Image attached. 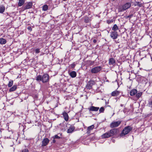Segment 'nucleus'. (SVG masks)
<instances>
[{"instance_id":"nucleus-1","label":"nucleus","mask_w":152,"mask_h":152,"mask_svg":"<svg viewBox=\"0 0 152 152\" xmlns=\"http://www.w3.org/2000/svg\"><path fill=\"white\" fill-rule=\"evenodd\" d=\"M35 79L37 82L41 81L43 83H45L49 82L50 77L48 74L45 73L42 75H37Z\"/></svg>"},{"instance_id":"nucleus-2","label":"nucleus","mask_w":152,"mask_h":152,"mask_svg":"<svg viewBox=\"0 0 152 152\" xmlns=\"http://www.w3.org/2000/svg\"><path fill=\"white\" fill-rule=\"evenodd\" d=\"M131 5L130 3L127 2L123 5L119 6L118 8V12H122L128 9L131 7Z\"/></svg>"},{"instance_id":"nucleus-3","label":"nucleus","mask_w":152,"mask_h":152,"mask_svg":"<svg viewBox=\"0 0 152 152\" xmlns=\"http://www.w3.org/2000/svg\"><path fill=\"white\" fill-rule=\"evenodd\" d=\"M133 128L130 126H128L125 127L122 130L121 133L120 134V136L123 137L127 134L132 131Z\"/></svg>"},{"instance_id":"nucleus-4","label":"nucleus","mask_w":152,"mask_h":152,"mask_svg":"<svg viewBox=\"0 0 152 152\" xmlns=\"http://www.w3.org/2000/svg\"><path fill=\"white\" fill-rule=\"evenodd\" d=\"M130 94L131 96H133L136 95V98L138 99L142 94V92H139L137 93V90L135 89L132 90L130 92Z\"/></svg>"},{"instance_id":"nucleus-5","label":"nucleus","mask_w":152,"mask_h":152,"mask_svg":"<svg viewBox=\"0 0 152 152\" xmlns=\"http://www.w3.org/2000/svg\"><path fill=\"white\" fill-rule=\"evenodd\" d=\"M33 5V3L31 2H27L25 3L22 7V9L23 10L31 8Z\"/></svg>"},{"instance_id":"nucleus-6","label":"nucleus","mask_w":152,"mask_h":152,"mask_svg":"<svg viewBox=\"0 0 152 152\" xmlns=\"http://www.w3.org/2000/svg\"><path fill=\"white\" fill-rule=\"evenodd\" d=\"M102 67L100 66H97L92 68L91 72L93 74H96L99 72L102 69Z\"/></svg>"},{"instance_id":"nucleus-7","label":"nucleus","mask_w":152,"mask_h":152,"mask_svg":"<svg viewBox=\"0 0 152 152\" xmlns=\"http://www.w3.org/2000/svg\"><path fill=\"white\" fill-rule=\"evenodd\" d=\"M95 81L94 80H90L86 86V88L90 90L92 88L93 86L95 85Z\"/></svg>"},{"instance_id":"nucleus-8","label":"nucleus","mask_w":152,"mask_h":152,"mask_svg":"<svg viewBox=\"0 0 152 152\" xmlns=\"http://www.w3.org/2000/svg\"><path fill=\"white\" fill-rule=\"evenodd\" d=\"M121 121H113L110 124V127L111 128H114L118 126L121 124Z\"/></svg>"},{"instance_id":"nucleus-9","label":"nucleus","mask_w":152,"mask_h":152,"mask_svg":"<svg viewBox=\"0 0 152 152\" xmlns=\"http://www.w3.org/2000/svg\"><path fill=\"white\" fill-rule=\"evenodd\" d=\"M110 33V37L113 39H116L118 35L117 32L116 31H111Z\"/></svg>"},{"instance_id":"nucleus-10","label":"nucleus","mask_w":152,"mask_h":152,"mask_svg":"<svg viewBox=\"0 0 152 152\" xmlns=\"http://www.w3.org/2000/svg\"><path fill=\"white\" fill-rule=\"evenodd\" d=\"M111 137H112L114 135L117 134L118 133V130L116 129H113L110 130L109 131Z\"/></svg>"},{"instance_id":"nucleus-11","label":"nucleus","mask_w":152,"mask_h":152,"mask_svg":"<svg viewBox=\"0 0 152 152\" xmlns=\"http://www.w3.org/2000/svg\"><path fill=\"white\" fill-rule=\"evenodd\" d=\"M50 141L49 140L48 138H44L42 141V147H45L46 146Z\"/></svg>"},{"instance_id":"nucleus-12","label":"nucleus","mask_w":152,"mask_h":152,"mask_svg":"<svg viewBox=\"0 0 152 152\" xmlns=\"http://www.w3.org/2000/svg\"><path fill=\"white\" fill-rule=\"evenodd\" d=\"M88 110L89 111H95L96 112L98 111L99 109V107H95L94 106H91L89 108H88Z\"/></svg>"},{"instance_id":"nucleus-13","label":"nucleus","mask_w":152,"mask_h":152,"mask_svg":"<svg viewBox=\"0 0 152 152\" xmlns=\"http://www.w3.org/2000/svg\"><path fill=\"white\" fill-rule=\"evenodd\" d=\"M101 137L102 139H105L111 137L109 131L106 133L103 134Z\"/></svg>"},{"instance_id":"nucleus-14","label":"nucleus","mask_w":152,"mask_h":152,"mask_svg":"<svg viewBox=\"0 0 152 152\" xmlns=\"http://www.w3.org/2000/svg\"><path fill=\"white\" fill-rule=\"evenodd\" d=\"M62 115L63 116V117L66 121H68L69 120V116L67 113L65 112L63 113Z\"/></svg>"},{"instance_id":"nucleus-15","label":"nucleus","mask_w":152,"mask_h":152,"mask_svg":"<svg viewBox=\"0 0 152 152\" xmlns=\"http://www.w3.org/2000/svg\"><path fill=\"white\" fill-rule=\"evenodd\" d=\"M94 125H92L90 126H88L87 128L86 133L88 134H89L91 132V130H93V129L94 128Z\"/></svg>"},{"instance_id":"nucleus-16","label":"nucleus","mask_w":152,"mask_h":152,"mask_svg":"<svg viewBox=\"0 0 152 152\" xmlns=\"http://www.w3.org/2000/svg\"><path fill=\"white\" fill-rule=\"evenodd\" d=\"M120 93L119 91L116 90L112 92L111 96H117L119 95Z\"/></svg>"},{"instance_id":"nucleus-17","label":"nucleus","mask_w":152,"mask_h":152,"mask_svg":"<svg viewBox=\"0 0 152 152\" xmlns=\"http://www.w3.org/2000/svg\"><path fill=\"white\" fill-rule=\"evenodd\" d=\"M75 128L74 126H71L67 130V132L68 133H72L74 130Z\"/></svg>"},{"instance_id":"nucleus-18","label":"nucleus","mask_w":152,"mask_h":152,"mask_svg":"<svg viewBox=\"0 0 152 152\" xmlns=\"http://www.w3.org/2000/svg\"><path fill=\"white\" fill-rule=\"evenodd\" d=\"M69 74L70 76L72 78L75 77L77 75V73L75 71H72L69 73Z\"/></svg>"},{"instance_id":"nucleus-19","label":"nucleus","mask_w":152,"mask_h":152,"mask_svg":"<svg viewBox=\"0 0 152 152\" xmlns=\"http://www.w3.org/2000/svg\"><path fill=\"white\" fill-rule=\"evenodd\" d=\"M115 63V61L114 58H110L109 59V64L113 65Z\"/></svg>"},{"instance_id":"nucleus-20","label":"nucleus","mask_w":152,"mask_h":152,"mask_svg":"<svg viewBox=\"0 0 152 152\" xmlns=\"http://www.w3.org/2000/svg\"><path fill=\"white\" fill-rule=\"evenodd\" d=\"M17 88V85H14L9 90L10 92L16 90Z\"/></svg>"},{"instance_id":"nucleus-21","label":"nucleus","mask_w":152,"mask_h":152,"mask_svg":"<svg viewBox=\"0 0 152 152\" xmlns=\"http://www.w3.org/2000/svg\"><path fill=\"white\" fill-rule=\"evenodd\" d=\"M7 42L6 40L3 38H0V44L1 45L4 44Z\"/></svg>"},{"instance_id":"nucleus-22","label":"nucleus","mask_w":152,"mask_h":152,"mask_svg":"<svg viewBox=\"0 0 152 152\" xmlns=\"http://www.w3.org/2000/svg\"><path fill=\"white\" fill-rule=\"evenodd\" d=\"M112 29L113 31H116L119 29V28L117 25L115 24L112 28Z\"/></svg>"},{"instance_id":"nucleus-23","label":"nucleus","mask_w":152,"mask_h":152,"mask_svg":"<svg viewBox=\"0 0 152 152\" xmlns=\"http://www.w3.org/2000/svg\"><path fill=\"white\" fill-rule=\"evenodd\" d=\"M25 0H19L18 5L19 6H22L25 3Z\"/></svg>"},{"instance_id":"nucleus-24","label":"nucleus","mask_w":152,"mask_h":152,"mask_svg":"<svg viewBox=\"0 0 152 152\" xmlns=\"http://www.w3.org/2000/svg\"><path fill=\"white\" fill-rule=\"evenodd\" d=\"M5 8L4 6L3 5L0 6V13H3L5 10Z\"/></svg>"},{"instance_id":"nucleus-25","label":"nucleus","mask_w":152,"mask_h":152,"mask_svg":"<svg viewBox=\"0 0 152 152\" xmlns=\"http://www.w3.org/2000/svg\"><path fill=\"white\" fill-rule=\"evenodd\" d=\"M13 80H10L9 81V83L8 84V87H11L12 86V85L13 84Z\"/></svg>"},{"instance_id":"nucleus-26","label":"nucleus","mask_w":152,"mask_h":152,"mask_svg":"<svg viewBox=\"0 0 152 152\" xmlns=\"http://www.w3.org/2000/svg\"><path fill=\"white\" fill-rule=\"evenodd\" d=\"M48 8V7L47 5H44L42 7V10L44 11H46Z\"/></svg>"},{"instance_id":"nucleus-27","label":"nucleus","mask_w":152,"mask_h":152,"mask_svg":"<svg viewBox=\"0 0 152 152\" xmlns=\"http://www.w3.org/2000/svg\"><path fill=\"white\" fill-rule=\"evenodd\" d=\"M134 5L135 6H138L139 7H141L142 6L141 4H140L139 2H136Z\"/></svg>"},{"instance_id":"nucleus-28","label":"nucleus","mask_w":152,"mask_h":152,"mask_svg":"<svg viewBox=\"0 0 152 152\" xmlns=\"http://www.w3.org/2000/svg\"><path fill=\"white\" fill-rule=\"evenodd\" d=\"M104 109L103 107H101L99 110V113H103L104 112Z\"/></svg>"},{"instance_id":"nucleus-29","label":"nucleus","mask_w":152,"mask_h":152,"mask_svg":"<svg viewBox=\"0 0 152 152\" xmlns=\"http://www.w3.org/2000/svg\"><path fill=\"white\" fill-rule=\"evenodd\" d=\"M113 19H111L107 20V22L108 24H110L113 23Z\"/></svg>"},{"instance_id":"nucleus-30","label":"nucleus","mask_w":152,"mask_h":152,"mask_svg":"<svg viewBox=\"0 0 152 152\" xmlns=\"http://www.w3.org/2000/svg\"><path fill=\"white\" fill-rule=\"evenodd\" d=\"M52 138H53V139H60V137L59 136H58L57 135H56L55 136H53L52 137Z\"/></svg>"},{"instance_id":"nucleus-31","label":"nucleus","mask_w":152,"mask_h":152,"mask_svg":"<svg viewBox=\"0 0 152 152\" xmlns=\"http://www.w3.org/2000/svg\"><path fill=\"white\" fill-rule=\"evenodd\" d=\"M35 52L37 54L38 53L40 52V49L36 48L35 50Z\"/></svg>"},{"instance_id":"nucleus-32","label":"nucleus","mask_w":152,"mask_h":152,"mask_svg":"<svg viewBox=\"0 0 152 152\" xmlns=\"http://www.w3.org/2000/svg\"><path fill=\"white\" fill-rule=\"evenodd\" d=\"M133 16V14H131L130 15H128L127 16H126V18H128L130 19L132 18V17Z\"/></svg>"},{"instance_id":"nucleus-33","label":"nucleus","mask_w":152,"mask_h":152,"mask_svg":"<svg viewBox=\"0 0 152 152\" xmlns=\"http://www.w3.org/2000/svg\"><path fill=\"white\" fill-rule=\"evenodd\" d=\"M75 66V63H73L71 65V67L72 68H74Z\"/></svg>"},{"instance_id":"nucleus-34","label":"nucleus","mask_w":152,"mask_h":152,"mask_svg":"<svg viewBox=\"0 0 152 152\" xmlns=\"http://www.w3.org/2000/svg\"><path fill=\"white\" fill-rule=\"evenodd\" d=\"M149 107H152V100L151 102H149L148 103Z\"/></svg>"},{"instance_id":"nucleus-35","label":"nucleus","mask_w":152,"mask_h":152,"mask_svg":"<svg viewBox=\"0 0 152 152\" xmlns=\"http://www.w3.org/2000/svg\"><path fill=\"white\" fill-rule=\"evenodd\" d=\"M21 152H28V149H25L22 150Z\"/></svg>"},{"instance_id":"nucleus-36","label":"nucleus","mask_w":152,"mask_h":152,"mask_svg":"<svg viewBox=\"0 0 152 152\" xmlns=\"http://www.w3.org/2000/svg\"><path fill=\"white\" fill-rule=\"evenodd\" d=\"M27 29L30 30V31H31L32 30V28H31V27L30 26H29L27 27Z\"/></svg>"},{"instance_id":"nucleus-37","label":"nucleus","mask_w":152,"mask_h":152,"mask_svg":"<svg viewBox=\"0 0 152 152\" xmlns=\"http://www.w3.org/2000/svg\"><path fill=\"white\" fill-rule=\"evenodd\" d=\"M97 42V40L96 39H94L93 40V42L94 43H96Z\"/></svg>"},{"instance_id":"nucleus-38","label":"nucleus","mask_w":152,"mask_h":152,"mask_svg":"<svg viewBox=\"0 0 152 152\" xmlns=\"http://www.w3.org/2000/svg\"><path fill=\"white\" fill-rule=\"evenodd\" d=\"M88 19H85V22L86 23H87L88 22Z\"/></svg>"},{"instance_id":"nucleus-39","label":"nucleus","mask_w":152,"mask_h":152,"mask_svg":"<svg viewBox=\"0 0 152 152\" xmlns=\"http://www.w3.org/2000/svg\"><path fill=\"white\" fill-rule=\"evenodd\" d=\"M53 143H55L56 142V140L55 139H53L52 140V142Z\"/></svg>"},{"instance_id":"nucleus-40","label":"nucleus","mask_w":152,"mask_h":152,"mask_svg":"<svg viewBox=\"0 0 152 152\" xmlns=\"http://www.w3.org/2000/svg\"><path fill=\"white\" fill-rule=\"evenodd\" d=\"M119 41V40H118V41H116V40H115V42L116 43H119V42L118 41Z\"/></svg>"},{"instance_id":"nucleus-41","label":"nucleus","mask_w":152,"mask_h":152,"mask_svg":"<svg viewBox=\"0 0 152 152\" xmlns=\"http://www.w3.org/2000/svg\"><path fill=\"white\" fill-rule=\"evenodd\" d=\"M120 106H121L122 107H123L124 106V105L123 104H120Z\"/></svg>"},{"instance_id":"nucleus-42","label":"nucleus","mask_w":152,"mask_h":152,"mask_svg":"<svg viewBox=\"0 0 152 152\" xmlns=\"http://www.w3.org/2000/svg\"><path fill=\"white\" fill-rule=\"evenodd\" d=\"M63 0V1H66V0Z\"/></svg>"}]
</instances>
